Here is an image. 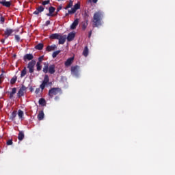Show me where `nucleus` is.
Instances as JSON below:
<instances>
[{
    "mask_svg": "<svg viewBox=\"0 0 175 175\" xmlns=\"http://www.w3.org/2000/svg\"><path fill=\"white\" fill-rule=\"evenodd\" d=\"M103 18V12L100 11L96 12L93 16V28L100 27Z\"/></svg>",
    "mask_w": 175,
    "mask_h": 175,
    "instance_id": "f257e3e1",
    "label": "nucleus"
},
{
    "mask_svg": "<svg viewBox=\"0 0 175 175\" xmlns=\"http://www.w3.org/2000/svg\"><path fill=\"white\" fill-rule=\"evenodd\" d=\"M42 71L44 73H47L49 72L50 75H54L55 73V66L54 64L49 66V63H44Z\"/></svg>",
    "mask_w": 175,
    "mask_h": 175,
    "instance_id": "f03ea898",
    "label": "nucleus"
},
{
    "mask_svg": "<svg viewBox=\"0 0 175 175\" xmlns=\"http://www.w3.org/2000/svg\"><path fill=\"white\" fill-rule=\"evenodd\" d=\"M61 92V88H53L49 90L48 95L50 98H53L54 95H58Z\"/></svg>",
    "mask_w": 175,
    "mask_h": 175,
    "instance_id": "7ed1b4c3",
    "label": "nucleus"
},
{
    "mask_svg": "<svg viewBox=\"0 0 175 175\" xmlns=\"http://www.w3.org/2000/svg\"><path fill=\"white\" fill-rule=\"evenodd\" d=\"M35 65H36V61L31 60L27 64V68L29 69V73H33L35 70Z\"/></svg>",
    "mask_w": 175,
    "mask_h": 175,
    "instance_id": "20e7f679",
    "label": "nucleus"
},
{
    "mask_svg": "<svg viewBox=\"0 0 175 175\" xmlns=\"http://www.w3.org/2000/svg\"><path fill=\"white\" fill-rule=\"evenodd\" d=\"M80 9V4L77 3L74 5V8L71 9V10H68V13H66V17H68L69 14H75L77 10Z\"/></svg>",
    "mask_w": 175,
    "mask_h": 175,
    "instance_id": "39448f33",
    "label": "nucleus"
},
{
    "mask_svg": "<svg viewBox=\"0 0 175 175\" xmlns=\"http://www.w3.org/2000/svg\"><path fill=\"white\" fill-rule=\"evenodd\" d=\"M49 81H50L49 75H45L42 84L40 85V88H41L42 91H43V90H44V88H46V85H47V84H49Z\"/></svg>",
    "mask_w": 175,
    "mask_h": 175,
    "instance_id": "423d86ee",
    "label": "nucleus"
},
{
    "mask_svg": "<svg viewBox=\"0 0 175 175\" xmlns=\"http://www.w3.org/2000/svg\"><path fill=\"white\" fill-rule=\"evenodd\" d=\"M13 32H14V29H12L10 28L5 29L3 34L4 38L8 39V38H9V36H10L12 33H13Z\"/></svg>",
    "mask_w": 175,
    "mask_h": 175,
    "instance_id": "0eeeda50",
    "label": "nucleus"
},
{
    "mask_svg": "<svg viewBox=\"0 0 175 175\" xmlns=\"http://www.w3.org/2000/svg\"><path fill=\"white\" fill-rule=\"evenodd\" d=\"M49 13L46 14V16L48 17H55V16H57V14H53V13H54V12H55V8L53 7V6H50L49 8Z\"/></svg>",
    "mask_w": 175,
    "mask_h": 175,
    "instance_id": "6e6552de",
    "label": "nucleus"
},
{
    "mask_svg": "<svg viewBox=\"0 0 175 175\" xmlns=\"http://www.w3.org/2000/svg\"><path fill=\"white\" fill-rule=\"evenodd\" d=\"M26 90H27V87L23 85L17 93L18 98H21V96H24V91H25Z\"/></svg>",
    "mask_w": 175,
    "mask_h": 175,
    "instance_id": "1a4fd4ad",
    "label": "nucleus"
},
{
    "mask_svg": "<svg viewBox=\"0 0 175 175\" xmlns=\"http://www.w3.org/2000/svg\"><path fill=\"white\" fill-rule=\"evenodd\" d=\"M71 75H72V76H79V67H78V66L71 67Z\"/></svg>",
    "mask_w": 175,
    "mask_h": 175,
    "instance_id": "9d476101",
    "label": "nucleus"
},
{
    "mask_svg": "<svg viewBox=\"0 0 175 175\" xmlns=\"http://www.w3.org/2000/svg\"><path fill=\"white\" fill-rule=\"evenodd\" d=\"M32 59H33V55L31 53H27L23 57V60L25 62H27V61H32Z\"/></svg>",
    "mask_w": 175,
    "mask_h": 175,
    "instance_id": "9b49d317",
    "label": "nucleus"
},
{
    "mask_svg": "<svg viewBox=\"0 0 175 175\" xmlns=\"http://www.w3.org/2000/svg\"><path fill=\"white\" fill-rule=\"evenodd\" d=\"M44 11V7L42 5H40L36 8V10L33 12V14H39V13H42V12Z\"/></svg>",
    "mask_w": 175,
    "mask_h": 175,
    "instance_id": "f8f14e48",
    "label": "nucleus"
},
{
    "mask_svg": "<svg viewBox=\"0 0 175 175\" xmlns=\"http://www.w3.org/2000/svg\"><path fill=\"white\" fill-rule=\"evenodd\" d=\"M59 44H64L66 42V36H59L58 40Z\"/></svg>",
    "mask_w": 175,
    "mask_h": 175,
    "instance_id": "ddd939ff",
    "label": "nucleus"
},
{
    "mask_svg": "<svg viewBox=\"0 0 175 175\" xmlns=\"http://www.w3.org/2000/svg\"><path fill=\"white\" fill-rule=\"evenodd\" d=\"M75 36H76L75 33H73V32L69 33L67 36L68 42H72V40H73V39H75Z\"/></svg>",
    "mask_w": 175,
    "mask_h": 175,
    "instance_id": "4468645a",
    "label": "nucleus"
},
{
    "mask_svg": "<svg viewBox=\"0 0 175 175\" xmlns=\"http://www.w3.org/2000/svg\"><path fill=\"white\" fill-rule=\"evenodd\" d=\"M73 61H75V57H72L68 58L64 63L65 66H70Z\"/></svg>",
    "mask_w": 175,
    "mask_h": 175,
    "instance_id": "2eb2a0df",
    "label": "nucleus"
},
{
    "mask_svg": "<svg viewBox=\"0 0 175 175\" xmlns=\"http://www.w3.org/2000/svg\"><path fill=\"white\" fill-rule=\"evenodd\" d=\"M0 5L5 6V8H10L12 6V3L10 1H0Z\"/></svg>",
    "mask_w": 175,
    "mask_h": 175,
    "instance_id": "dca6fc26",
    "label": "nucleus"
},
{
    "mask_svg": "<svg viewBox=\"0 0 175 175\" xmlns=\"http://www.w3.org/2000/svg\"><path fill=\"white\" fill-rule=\"evenodd\" d=\"M55 49H57V45L52 44V45H49L46 47V51L50 52V51H54V50H55Z\"/></svg>",
    "mask_w": 175,
    "mask_h": 175,
    "instance_id": "f3484780",
    "label": "nucleus"
},
{
    "mask_svg": "<svg viewBox=\"0 0 175 175\" xmlns=\"http://www.w3.org/2000/svg\"><path fill=\"white\" fill-rule=\"evenodd\" d=\"M79 25V19H75L70 25V29H76V27Z\"/></svg>",
    "mask_w": 175,
    "mask_h": 175,
    "instance_id": "a211bd4d",
    "label": "nucleus"
},
{
    "mask_svg": "<svg viewBox=\"0 0 175 175\" xmlns=\"http://www.w3.org/2000/svg\"><path fill=\"white\" fill-rule=\"evenodd\" d=\"M16 116H17V111H14L10 116V120H11V121H14Z\"/></svg>",
    "mask_w": 175,
    "mask_h": 175,
    "instance_id": "6ab92c4d",
    "label": "nucleus"
},
{
    "mask_svg": "<svg viewBox=\"0 0 175 175\" xmlns=\"http://www.w3.org/2000/svg\"><path fill=\"white\" fill-rule=\"evenodd\" d=\"M87 27H88V19H85V22L82 23V29L85 31Z\"/></svg>",
    "mask_w": 175,
    "mask_h": 175,
    "instance_id": "aec40b11",
    "label": "nucleus"
},
{
    "mask_svg": "<svg viewBox=\"0 0 175 175\" xmlns=\"http://www.w3.org/2000/svg\"><path fill=\"white\" fill-rule=\"evenodd\" d=\"M59 33H52L50 36L49 38L50 39H57L58 40V39H59Z\"/></svg>",
    "mask_w": 175,
    "mask_h": 175,
    "instance_id": "412c9836",
    "label": "nucleus"
},
{
    "mask_svg": "<svg viewBox=\"0 0 175 175\" xmlns=\"http://www.w3.org/2000/svg\"><path fill=\"white\" fill-rule=\"evenodd\" d=\"M38 118L39 120V121H42V120H43V118H44V113L43 112V111H40L38 115Z\"/></svg>",
    "mask_w": 175,
    "mask_h": 175,
    "instance_id": "4be33fe9",
    "label": "nucleus"
},
{
    "mask_svg": "<svg viewBox=\"0 0 175 175\" xmlns=\"http://www.w3.org/2000/svg\"><path fill=\"white\" fill-rule=\"evenodd\" d=\"M25 135H24V132L23 131H20L18 135V139L20 142H21L22 140L24 139V137H25Z\"/></svg>",
    "mask_w": 175,
    "mask_h": 175,
    "instance_id": "5701e85b",
    "label": "nucleus"
},
{
    "mask_svg": "<svg viewBox=\"0 0 175 175\" xmlns=\"http://www.w3.org/2000/svg\"><path fill=\"white\" fill-rule=\"evenodd\" d=\"M16 92H17V88H12V92L10 94V98L12 99L14 95V94H16Z\"/></svg>",
    "mask_w": 175,
    "mask_h": 175,
    "instance_id": "b1692460",
    "label": "nucleus"
},
{
    "mask_svg": "<svg viewBox=\"0 0 175 175\" xmlns=\"http://www.w3.org/2000/svg\"><path fill=\"white\" fill-rule=\"evenodd\" d=\"M88 46H85L84 50L83 51V55H84V57H88Z\"/></svg>",
    "mask_w": 175,
    "mask_h": 175,
    "instance_id": "393cba45",
    "label": "nucleus"
},
{
    "mask_svg": "<svg viewBox=\"0 0 175 175\" xmlns=\"http://www.w3.org/2000/svg\"><path fill=\"white\" fill-rule=\"evenodd\" d=\"M39 105H41V106H46V100L43 98H40L38 101Z\"/></svg>",
    "mask_w": 175,
    "mask_h": 175,
    "instance_id": "a878e982",
    "label": "nucleus"
},
{
    "mask_svg": "<svg viewBox=\"0 0 175 175\" xmlns=\"http://www.w3.org/2000/svg\"><path fill=\"white\" fill-rule=\"evenodd\" d=\"M43 47H44V45L42 43H40V44H38L36 46H35V49L36 50H43Z\"/></svg>",
    "mask_w": 175,
    "mask_h": 175,
    "instance_id": "bb28decb",
    "label": "nucleus"
},
{
    "mask_svg": "<svg viewBox=\"0 0 175 175\" xmlns=\"http://www.w3.org/2000/svg\"><path fill=\"white\" fill-rule=\"evenodd\" d=\"M25 75H27V67H24V68L21 71V77H25Z\"/></svg>",
    "mask_w": 175,
    "mask_h": 175,
    "instance_id": "cd10ccee",
    "label": "nucleus"
},
{
    "mask_svg": "<svg viewBox=\"0 0 175 175\" xmlns=\"http://www.w3.org/2000/svg\"><path fill=\"white\" fill-rule=\"evenodd\" d=\"M36 69H37L38 72H40V70H42V64L40 62H37Z\"/></svg>",
    "mask_w": 175,
    "mask_h": 175,
    "instance_id": "c85d7f7f",
    "label": "nucleus"
},
{
    "mask_svg": "<svg viewBox=\"0 0 175 175\" xmlns=\"http://www.w3.org/2000/svg\"><path fill=\"white\" fill-rule=\"evenodd\" d=\"M17 81V77H14L10 80V84H16V82Z\"/></svg>",
    "mask_w": 175,
    "mask_h": 175,
    "instance_id": "c756f323",
    "label": "nucleus"
},
{
    "mask_svg": "<svg viewBox=\"0 0 175 175\" xmlns=\"http://www.w3.org/2000/svg\"><path fill=\"white\" fill-rule=\"evenodd\" d=\"M73 6V1H70V3L67 5V6L64 8L65 10H68L70 8H72Z\"/></svg>",
    "mask_w": 175,
    "mask_h": 175,
    "instance_id": "7c9ffc66",
    "label": "nucleus"
},
{
    "mask_svg": "<svg viewBox=\"0 0 175 175\" xmlns=\"http://www.w3.org/2000/svg\"><path fill=\"white\" fill-rule=\"evenodd\" d=\"M59 53H61V51H59V50L53 52L52 54L53 58H55L57 57V55H58V54H59Z\"/></svg>",
    "mask_w": 175,
    "mask_h": 175,
    "instance_id": "2f4dec72",
    "label": "nucleus"
},
{
    "mask_svg": "<svg viewBox=\"0 0 175 175\" xmlns=\"http://www.w3.org/2000/svg\"><path fill=\"white\" fill-rule=\"evenodd\" d=\"M18 116L19 118H23V116H24V112L21 110H18Z\"/></svg>",
    "mask_w": 175,
    "mask_h": 175,
    "instance_id": "473e14b6",
    "label": "nucleus"
},
{
    "mask_svg": "<svg viewBox=\"0 0 175 175\" xmlns=\"http://www.w3.org/2000/svg\"><path fill=\"white\" fill-rule=\"evenodd\" d=\"M50 3V0H45L42 1V5L43 6H46V5H49Z\"/></svg>",
    "mask_w": 175,
    "mask_h": 175,
    "instance_id": "72a5a7b5",
    "label": "nucleus"
},
{
    "mask_svg": "<svg viewBox=\"0 0 175 175\" xmlns=\"http://www.w3.org/2000/svg\"><path fill=\"white\" fill-rule=\"evenodd\" d=\"M21 39V38H20L19 35H15V40H16V42H20Z\"/></svg>",
    "mask_w": 175,
    "mask_h": 175,
    "instance_id": "f704fd0d",
    "label": "nucleus"
},
{
    "mask_svg": "<svg viewBox=\"0 0 175 175\" xmlns=\"http://www.w3.org/2000/svg\"><path fill=\"white\" fill-rule=\"evenodd\" d=\"M13 144V140L9 139L7 141V146H12Z\"/></svg>",
    "mask_w": 175,
    "mask_h": 175,
    "instance_id": "c9c22d12",
    "label": "nucleus"
},
{
    "mask_svg": "<svg viewBox=\"0 0 175 175\" xmlns=\"http://www.w3.org/2000/svg\"><path fill=\"white\" fill-rule=\"evenodd\" d=\"M62 9V6H59L57 7V10H56V16L58 14V12H59V10H61Z\"/></svg>",
    "mask_w": 175,
    "mask_h": 175,
    "instance_id": "e433bc0d",
    "label": "nucleus"
},
{
    "mask_svg": "<svg viewBox=\"0 0 175 175\" xmlns=\"http://www.w3.org/2000/svg\"><path fill=\"white\" fill-rule=\"evenodd\" d=\"M0 21L1 24H3V23H5V18L3 16H1Z\"/></svg>",
    "mask_w": 175,
    "mask_h": 175,
    "instance_id": "4c0bfd02",
    "label": "nucleus"
},
{
    "mask_svg": "<svg viewBox=\"0 0 175 175\" xmlns=\"http://www.w3.org/2000/svg\"><path fill=\"white\" fill-rule=\"evenodd\" d=\"M42 61H43V56H41L38 58V62H40V64H41Z\"/></svg>",
    "mask_w": 175,
    "mask_h": 175,
    "instance_id": "58836bf2",
    "label": "nucleus"
},
{
    "mask_svg": "<svg viewBox=\"0 0 175 175\" xmlns=\"http://www.w3.org/2000/svg\"><path fill=\"white\" fill-rule=\"evenodd\" d=\"M51 23L50 22V21H46V23H45V25H46V27H48V25H50Z\"/></svg>",
    "mask_w": 175,
    "mask_h": 175,
    "instance_id": "ea45409f",
    "label": "nucleus"
},
{
    "mask_svg": "<svg viewBox=\"0 0 175 175\" xmlns=\"http://www.w3.org/2000/svg\"><path fill=\"white\" fill-rule=\"evenodd\" d=\"M35 92L37 94H39V92H40V88H36Z\"/></svg>",
    "mask_w": 175,
    "mask_h": 175,
    "instance_id": "a19ab883",
    "label": "nucleus"
},
{
    "mask_svg": "<svg viewBox=\"0 0 175 175\" xmlns=\"http://www.w3.org/2000/svg\"><path fill=\"white\" fill-rule=\"evenodd\" d=\"M91 35H92V30H90V31H89V38H91Z\"/></svg>",
    "mask_w": 175,
    "mask_h": 175,
    "instance_id": "79ce46f5",
    "label": "nucleus"
},
{
    "mask_svg": "<svg viewBox=\"0 0 175 175\" xmlns=\"http://www.w3.org/2000/svg\"><path fill=\"white\" fill-rule=\"evenodd\" d=\"M29 90H30L31 92H33V88L32 86H31L29 88Z\"/></svg>",
    "mask_w": 175,
    "mask_h": 175,
    "instance_id": "37998d69",
    "label": "nucleus"
},
{
    "mask_svg": "<svg viewBox=\"0 0 175 175\" xmlns=\"http://www.w3.org/2000/svg\"><path fill=\"white\" fill-rule=\"evenodd\" d=\"M5 77V76L3 75V74H1L0 75V79H3Z\"/></svg>",
    "mask_w": 175,
    "mask_h": 175,
    "instance_id": "c03bdc74",
    "label": "nucleus"
},
{
    "mask_svg": "<svg viewBox=\"0 0 175 175\" xmlns=\"http://www.w3.org/2000/svg\"><path fill=\"white\" fill-rule=\"evenodd\" d=\"M93 3H96L98 2V0H92Z\"/></svg>",
    "mask_w": 175,
    "mask_h": 175,
    "instance_id": "a18cd8bd",
    "label": "nucleus"
},
{
    "mask_svg": "<svg viewBox=\"0 0 175 175\" xmlns=\"http://www.w3.org/2000/svg\"><path fill=\"white\" fill-rule=\"evenodd\" d=\"M5 38L1 39V43H5Z\"/></svg>",
    "mask_w": 175,
    "mask_h": 175,
    "instance_id": "49530a36",
    "label": "nucleus"
},
{
    "mask_svg": "<svg viewBox=\"0 0 175 175\" xmlns=\"http://www.w3.org/2000/svg\"><path fill=\"white\" fill-rule=\"evenodd\" d=\"M2 81H3V79H0V84H2Z\"/></svg>",
    "mask_w": 175,
    "mask_h": 175,
    "instance_id": "de8ad7c7",
    "label": "nucleus"
},
{
    "mask_svg": "<svg viewBox=\"0 0 175 175\" xmlns=\"http://www.w3.org/2000/svg\"><path fill=\"white\" fill-rule=\"evenodd\" d=\"M16 57H17V55L14 54V55H13V57H14V58H16Z\"/></svg>",
    "mask_w": 175,
    "mask_h": 175,
    "instance_id": "09e8293b",
    "label": "nucleus"
}]
</instances>
